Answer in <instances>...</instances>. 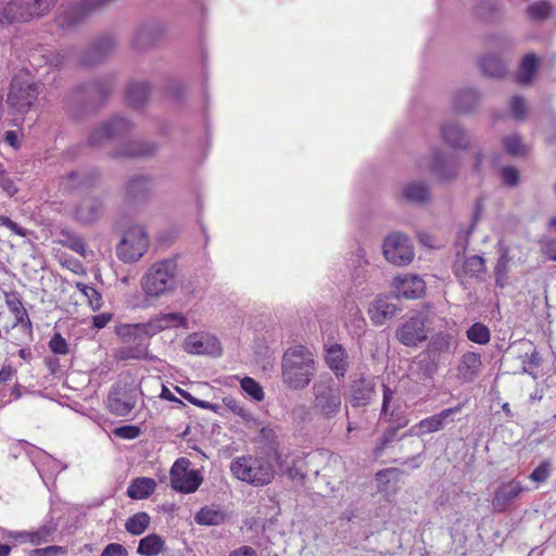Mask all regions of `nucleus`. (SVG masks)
<instances>
[{
  "label": "nucleus",
  "instance_id": "nucleus-1",
  "mask_svg": "<svg viewBox=\"0 0 556 556\" xmlns=\"http://www.w3.org/2000/svg\"><path fill=\"white\" fill-rule=\"evenodd\" d=\"M157 327L148 323L118 324L115 334L123 343L113 352L116 361L153 359L149 354L150 339L157 333Z\"/></svg>",
  "mask_w": 556,
  "mask_h": 556
},
{
  "label": "nucleus",
  "instance_id": "nucleus-2",
  "mask_svg": "<svg viewBox=\"0 0 556 556\" xmlns=\"http://www.w3.org/2000/svg\"><path fill=\"white\" fill-rule=\"evenodd\" d=\"M112 87V77L93 78L77 85L67 99L71 114L81 118L85 114L97 112L109 99Z\"/></svg>",
  "mask_w": 556,
  "mask_h": 556
},
{
  "label": "nucleus",
  "instance_id": "nucleus-3",
  "mask_svg": "<svg viewBox=\"0 0 556 556\" xmlns=\"http://www.w3.org/2000/svg\"><path fill=\"white\" fill-rule=\"evenodd\" d=\"M281 367L283 382L293 390L306 388L316 371L313 354L302 345L285 352Z\"/></svg>",
  "mask_w": 556,
  "mask_h": 556
},
{
  "label": "nucleus",
  "instance_id": "nucleus-4",
  "mask_svg": "<svg viewBox=\"0 0 556 556\" xmlns=\"http://www.w3.org/2000/svg\"><path fill=\"white\" fill-rule=\"evenodd\" d=\"M43 87L45 85L30 74L29 68L21 71L11 81L8 103L17 113L25 114L34 106Z\"/></svg>",
  "mask_w": 556,
  "mask_h": 556
},
{
  "label": "nucleus",
  "instance_id": "nucleus-5",
  "mask_svg": "<svg viewBox=\"0 0 556 556\" xmlns=\"http://www.w3.org/2000/svg\"><path fill=\"white\" fill-rule=\"evenodd\" d=\"M177 285V263L174 260H164L153 264L141 280L142 290L150 298H160L170 293Z\"/></svg>",
  "mask_w": 556,
  "mask_h": 556
},
{
  "label": "nucleus",
  "instance_id": "nucleus-6",
  "mask_svg": "<svg viewBox=\"0 0 556 556\" xmlns=\"http://www.w3.org/2000/svg\"><path fill=\"white\" fill-rule=\"evenodd\" d=\"M232 475L253 485H266L274 479L273 464L264 457L240 456L230 464Z\"/></svg>",
  "mask_w": 556,
  "mask_h": 556
},
{
  "label": "nucleus",
  "instance_id": "nucleus-7",
  "mask_svg": "<svg viewBox=\"0 0 556 556\" xmlns=\"http://www.w3.org/2000/svg\"><path fill=\"white\" fill-rule=\"evenodd\" d=\"M313 408L325 420L336 418L342 407L341 394L332 387V379L320 380L313 386Z\"/></svg>",
  "mask_w": 556,
  "mask_h": 556
},
{
  "label": "nucleus",
  "instance_id": "nucleus-8",
  "mask_svg": "<svg viewBox=\"0 0 556 556\" xmlns=\"http://www.w3.org/2000/svg\"><path fill=\"white\" fill-rule=\"evenodd\" d=\"M149 248V237L141 225H134L127 228L117 244L116 253L119 260L125 263L138 261Z\"/></svg>",
  "mask_w": 556,
  "mask_h": 556
},
{
  "label": "nucleus",
  "instance_id": "nucleus-9",
  "mask_svg": "<svg viewBox=\"0 0 556 556\" xmlns=\"http://www.w3.org/2000/svg\"><path fill=\"white\" fill-rule=\"evenodd\" d=\"M141 391L124 380L116 381L108 395V408L116 416H127L136 406Z\"/></svg>",
  "mask_w": 556,
  "mask_h": 556
},
{
  "label": "nucleus",
  "instance_id": "nucleus-10",
  "mask_svg": "<svg viewBox=\"0 0 556 556\" xmlns=\"http://www.w3.org/2000/svg\"><path fill=\"white\" fill-rule=\"evenodd\" d=\"M429 317L424 312L414 313L401 323L395 330L396 340L408 348L418 346L428 339Z\"/></svg>",
  "mask_w": 556,
  "mask_h": 556
},
{
  "label": "nucleus",
  "instance_id": "nucleus-11",
  "mask_svg": "<svg viewBox=\"0 0 556 556\" xmlns=\"http://www.w3.org/2000/svg\"><path fill=\"white\" fill-rule=\"evenodd\" d=\"M134 122L123 115H114L94 128L86 139V146L97 148L105 141L123 137L134 129Z\"/></svg>",
  "mask_w": 556,
  "mask_h": 556
},
{
  "label": "nucleus",
  "instance_id": "nucleus-12",
  "mask_svg": "<svg viewBox=\"0 0 556 556\" xmlns=\"http://www.w3.org/2000/svg\"><path fill=\"white\" fill-rule=\"evenodd\" d=\"M376 393L374 377L366 376L364 372H355L350 376L345 400L352 408L368 406L375 399Z\"/></svg>",
  "mask_w": 556,
  "mask_h": 556
},
{
  "label": "nucleus",
  "instance_id": "nucleus-13",
  "mask_svg": "<svg viewBox=\"0 0 556 556\" xmlns=\"http://www.w3.org/2000/svg\"><path fill=\"white\" fill-rule=\"evenodd\" d=\"M382 250L386 260L396 266L407 265L414 258L410 239L403 232H392L387 236Z\"/></svg>",
  "mask_w": 556,
  "mask_h": 556
},
{
  "label": "nucleus",
  "instance_id": "nucleus-14",
  "mask_svg": "<svg viewBox=\"0 0 556 556\" xmlns=\"http://www.w3.org/2000/svg\"><path fill=\"white\" fill-rule=\"evenodd\" d=\"M190 460L186 457L178 458L172 466L170 486L180 493H192L198 490L203 477L198 470L189 469Z\"/></svg>",
  "mask_w": 556,
  "mask_h": 556
},
{
  "label": "nucleus",
  "instance_id": "nucleus-15",
  "mask_svg": "<svg viewBox=\"0 0 556 556\" xmlns=\"http://www.w3.org/2000/svg\"><path fill=\"white\" fill-rule=\"evenodd\" d=\"M124 201L131 207H137L149 202L153 193V178L149 175L135 174L124 184Z\"/></svg>",
  "mask_w": 556,
  "mask_h": 556
},
{
  "label": "nucleus",
  "instance_id": "nucleus-16",
  "mask_svg": "<svg viewBox=\"0 0 556 556\" xmlns=\"http://www.w3.org/2000/svg\"><path fill=\"white\" fill-rule=\"evenodd\" d=\"M106 212L103 195L88 194L74 207L73 218L81 226H91L98 223Z\"/></svg>",
  "mask_w": 556,
  "mask_h": 556
},
{
  "label": "nucleus",
  "instance_id": "nucleus-17",
  "mask_svg": "<svg viewBox=\"0 0 556 556\" xmlns=\"http://www.w3.org/2000/svg\"><path fill=\"white\" fill-rule=\"evenodd\" d=\"M430 173L440 181H454L459 174V162L456 156L434 148L431 154Z\"/></svg>",
  "mask_w": 556,
  "mask_h": 556
},
{
  "label": "nucleus",
  "instance_id": "nucleus-18",
  "mask_svg": "<svg viewBox=\"0 0 556 556\" xmlns=\"http://www.w3.org/2000/svg\"><path fill=\"white\" fill-rule=\"evenodd\" d=\"M116 39L113 35L105 34L96 39L80 58V63L93 66L103 62L115 49Z\"/></svg>",
  "mask_w": 556,
  "mask_h": 556
},
{
  "label": "nucleus",
  "instance_id": "nucleus-19",
  "mask_svg": "<svg viewBox=\"0 0 556 556\" xmlns=\"http://www.w3.org/2000/svg\"><path fill=\"white\" fill-rule=\"evenodd\" d=\"M443 142L455 150H467L470 146V134L455 121H448L440 126Z\"/></svg>",
  "mask_w": 556,
  "mask_h": 556
},
{
  "label": "nucleus",
  "instance_id": "nucleus-20",
  "mask_svg": "<svg viewBox=\"0 0 556 556\" xmlns=\"http://www.w3.org/2000/svg\"><path fill=\"white\" fill-rule=\"evenodd\" d=\"M159 147L156 143L146 140H132L116 147L110 152L112 159H134L152 156Z\"/></svg>",
  "mask_w": 556,
  "mask_h": 556
},
{
  "label": "nucleus",
  "instance_id": "nucleus-21",
  "mask_svg": "<svg viewBox=\"0 0 556 556\" xmlns=\"http://www.w3.org/2000/svg\"><path fill=\"white\" fill-rule=\"evenodd\" d=\"M348 358L349 356L345 349L339 343H333L325 348L326 364L338 379L344 378L348 372Z\"/></svg>",
  "mask_w": 556,
  "mask_h": 556
},
{
  "label": "nucleus",
  "instance_id": "nucleus-22",
  "mask_svg": "<svg viewBox=\"0 0 556 556\" xmlns=\"http://www.w3.org/2000/svg\"><path fill=\"white\" fill-rule=\"evenodd\" d=\"M482 94L473 88H462L453 97V109L458 114H471L480 105Z\"/></svg>",
  "mask_w": 556,
  "mask_h": 556
},
{
  "label": "nucleus",
  "instance_id": "nucleus-23",
  "mask_svg": "<svg viewBox=\"0 0 556 556\" xmlns=\"http://www.w3.org/2000/svg\"><path fill=\"white\" fill-rule=\"evenodd\" d=\"M484 270L485 261L482 256L472 255L469 257H460V252L457 253V260L453 265V271L456 277L478 278Z\"/></svg>",
  "mask_w": 556,
  "mask_h": 556
},
{
  "label": "nucleus",
  "instance_id": "nucleus-24",
  "mask_svg": "<svg viewBox=\"0 0 556 556\" xmlns=\"http://www.w3.org/2000/svg\"><path fill=\"white\" fill-rule=\"evenodd\" d=\"M162 30L153 24L139 26L131 39V46L137 51H144L152 48L161 38Z\"/></svg>",
  "mask_w": 556,
  "mask_h": 556
},
{
  "label": "nucleus",
  "instance_id": "nucleus-25",
  "mask_svg": "<svg viewBox=\"0 0 556 556\" xmlns=\"http://www.w3.org/2000/svg\"><path fill=\"white\" fill-rule=\"evenodd\" d=\"M401 195L407 203L425 205L430 201L431 191L426 181L413 180L403 186Z\"/></svg>",
  "mask_w": 556,
  "mask_h": 556
},
{
  "label": "nucleus",
  "instance_id": "nucleus-26",
  "mask_svg": "<svg viewBox=\"0 0 556 556\" xmlns=\"http://www.w3.org/2000/svg\"><path fill=\"white\" fill-rule=\"evenodd\" d=\"M482 369L481 356L475 352H466L457 366V378L463 382H472Z\"/></svg>",
  "mask_w": 556,
  "mask_h": 556
},
{
  "label": "nucleus",
  "instance_id": "nucleus-27",
  "mask_svg": "<svg viewBox=\"0 0 556 556\" xmlns=\"http://www.w3.org/2000/svg\"><path fill=\"white\" fill-rule=\"evenodd\" d=\"M520 482L510 481L501 485L494 493L492 506L495 511H504L522 492Z\"/></svg>",
  "mask_w": 556,
  "mask_h": 556
},
{
  "label": "nucleus",
  "instance_id": "nucleus-28",
  "mask_svg": "<svg viewBox=\"0 0 556 556\" xmlns=\"http://www.w3.org/2000/svg\"><path fill=\"white\" fill-rule=\"evenodd\" d=\"M425 282L418 276H399L395 278L397 298L418 299L425 293Z\"/></svg>",
  "mask_w": 556,
  "mask_h": 556
},
{
  "label": "nucleus",
  "instance_id": "nucleus-29",
  "mask_svg": "<svg viewBox=\"0 0 556 556\" xmlns=\"http://www.w3.org/2000/svg\"><path fill=\"white\" fill-rule=\"evenodd\" d=\"M400 311L396 304L390 302L387 298H377L370 304L368 314L376 326H381L395 317Z\"/></svg>",
  "mask_w": 556,
  "mask_h": 556
},
{
  "label": "nucleus",
  "instance_id": "nucleus-30",
  "mask_svg": "<svg viewBox=\"0 0 556 556\" xmlns=\"http://www.w3.org/2000/svg\"><path fill=\"white\" fill-rule=\"evenodd\" d=\"M472 12L478 20L493 23L502 18L504 10L498 0H477Z\"/></svg>",
  "mask_w": 556,
  "mask_h": 556
},
{
  "label": "nucleus",
  "instance_id": "nucleus-31",
  "mask_svg": "<svg viewBox=\"0 0 556 556\" xmlns=\"http://www.w3.org/2000/svg\"><path fill=\"white\" fill-rule=\"evenodd\" d=\"M151 93L148 81H131L126 90V99L129 106L140 110L147 104Z\"/></svg>",
  "mask_w": 556,
  "mask_h": 556
},
{
  "label": "nucleus",
  "instance_id": "nucleus-32",
  "mask_svg": "<svg viewBox=\"0 0 556 556\" xmlns=\"http://www.w3.org/2000/svg\"><path fill=\"white\" fill-rule=\"evenodd\" d=\"M98 179V173L73 170L66 175L63 185L67 190L74 191L92 187Z\"/></svg>",
  "mask_w": 556,
  "mask_h": 556
},
{
  "label": "nucleus",
  "instance_id": "nucleus-33",
  "mask_svg": "<svg viewBox=\"0 0 556 556\" xmlns=\"http://www.w3.org/2000/svg\"><path fill=\"white\" fill-rule=\"evenodd\" d=\"M58 0H20L25 22L47 14Z\"/></svg>",
  "mask_w": 556,
  "mask_h": 556
},
{
  "label": "nucleus",
  "instance_id": "nucleus-34",
  "mask_svg": "<svg viewBox=\"0 0 556 556\" xmlns=\"http://www.w3.org/2000/svg\"><path fill=\"white\" fill-rule=\"evenodd\" d=\"M25 22L20 0H0V25Z\"/></svg>",
  "mask_w": 556,
  "mask_h": 556
},
{
  "label": "nucleus",
  "instance_id": "nucleus-35",
  "mask_svg": "<svg viewBox=\"0 0 556 556\" xmlns=\"http://www.w3.org/2000/svg\"><path fill=\"white\" fill-rule=\"evenodd\" d=\"M479 66L482 74L491 78H501L506 74V65L496 54H488L480 59Z\"/></svg>",
  "mask_w": 556,
  "mask_h": 556
},
{
  "label": "nucleus",
  "instance_id": "nucleus-36",
  "mask_svg": "<svg viewBox=\"0 0 556 556\" xmlns=\"http://www.w3.org/2000/svg\"><path fill=\"white\" fill-rule=\"evenodd\" d=\"M156 483L151 478H136L127 488V495L134 500L149 497L155 490Z\"/></svg>",
  "mask_w": 556,
  "mask_h": 556
},
{
  "label": "nucleus",
  "instance_id": "nucleus-37",
  "mask_svg": "<svg viewBox=\"0 0 556 556\" xmlns=\"http://www.w3.org/2000/svg\"><path fill=\"white\" fill-rule=\"evenodd\" d=\"M539 67V59L534 53L526 54L521 61L516 80L520 85L532 83Z\"/></svg>",
  "mask_w": 556,
  "mask_h": 556
},
{
  "label": "nucleus",
  "instance_id": "nucleus-38",
  "mask_svg": "<svg viewBox=\"0 0 556 556\" xmlns=\"http://www.w3.org/2000/svg\"><path fill=\"white\" fill-rule=\"evenodd\" d=\"M60 236H61L60 243L63 247L76 252L77 254H79L81 256H86L87 244L80 235H78L73 229L63 228L60 231Z\"/></svg>",
  "mask_w": 556,
  "mask_h": 556
},
{
  "label": "nucleus",
  "instance_id": "nucleus-39",
  "mask_svg": "<svg viewBox=\"0 0 556 556\" xmlns=\"http://www.w3.org/2000/svg\"><path fill=\"white\" fill-rule=\"evenodd\" d=\"M164 545V540L160 535L152 533L139 541L137 553L143 556H155L163 552Z\"/></svg>",
  "mask_w": 556,
  "mask_h": 556
},
{
  "label": "nucleus",
  "instance_id": "nucleus-40",
  "mask_svg": "<svg viewBox=\"0 0 556 556\" xmlns=\"http://www.w3.org/2000/svg\"><path fill=\"white\" fill-rule=\"evenodd\" d=\"M149 323L157 327V333L170 327H187L186 317L180 313L162 314L149 320Z\"/></svg>",
  "mask_w": 556,
  "mask_h": 556
},
{
  "label": "nucleus",
  "instance_id": "nucleus-41",
  "mask_svg": "<svg viewBox=\"0 0 556 556\" xmlns=\"http://www.w3.org/2000/svg\"><path fill=\"white\" fill-rule=\"evenodd\" d=\"M523 354H520L522 364V372L533 375V369L538 368L541 364V357L536 349L532 345V343H523Z\"/></svg>",
  "mask_w": 556,
  "mask_h": 556
},
{
  "label": "nucleus",
  "instance_id": "nucleus-42",
  "mask_svg": "<svg viewBox=\"0 0 556 556\" xmlns=\"http://www.w3.org/2000/svg\"><path fill=\"white\" fill-rule=\"evenodd\" d=\"M456 341L451 333L440 332L432 337L429 343V350L432 353H451L455 348Z\"/></svg>",
  "mask_w": 556,
  "mask_h": 556
},
{
  "label": "nucleus",
  "instance_id": "nucleus-43",
  "mask_svg": "<svg viewBox=\"0 0 556 556\" xmlns=\"http://www.w3.org/2000/svg\"><path fill=\"white\" fill-rule=\"evenodd\" d=\"M116 0H80L76 5V12L84 17L99 13L109 8Z\"/></svg>",
  "mask_w": 556,
  "mask_h": 556
},
{
  "label": "nucleus",
  "instance_id": "nucleus-44",
  "mask_svg": "<svg viewBox=\"0 0 556 556\" xmlns=\"http://www.w3.org/2000/svg\"><path fill=\"white\" fill-rule=\"evenodd\" d=\"M407 425V421H403L397 424V426H390L386 429V431L382 433V435L379 438V442L374 448V455L376 458L380 457L383 453V451L396 440L397 431L405 427Z\"/></svg>",
  "mask_w": 556,
  "mask_h": 556
},
{
  "label": "nucleus",
  "instance_id": "nucleus-45",
  "mask_svg": "<svg viewBox=\"0 0 556 556\" xmlns=\"http://www.w3.org/2000/svg\"><path fill=\"white\" fill-rule=\"evenodd\" d=\"M149 525L150 516L144 511H140L131 516L126 521L125 528L129 533L134 535H140L147 530Z\"/></svg>",
  "mask_w": 556,
  "mask_h": 556
},
{
  "label": "nucleus",
  "instance_id": "nucleus-46",
  "mask_svg": "<svg viewBox=\"0 0 556 556\" xmlns=\"http://www.w3.org/2000/svg\"><path fill=\"white\" fill-rule=\"evenodd\" d=\"M502 143L504 150L511 156H523L528 152L521 137L517 134L503 137Z\"/></svg>",
  "mask_w": 556,
  "mask_h": 556
},
{
  "label": "nucleus",
  "instance_id": "nucleus-47",
  "mask_svg": "<svg viewBox=\"0 0 556 556\" xmlns=\"http://www.w3.org/2000/svg\"><path fill=\"white\" fill-rule=\"evenodd\" d=\"M439 430H442L441 425L439 424V420L434 418V416H430L428 418H425L420 420L417 425H415L413 428L409 429L408 434H427L437 432ZM407 433L403 434L401 439L405 438Z\"/></svg>",
  "mask_w": 556,
  "mask_h": 556
},
{
  "label": "nucleus",
  "instance_id": "nucleus-48",
  "mask_svg": "<svg viewBox=\"0 0 556 556\" xmlns=\"http://www.w3.org/2000/svg\"><path fill=\"white\" fill-rule=\"evenodd\" d=\"M467 338L471 342L483 345L490 342L491 333L485 325L482 323H475L467 330Z\"/></svg>",
  "mask_w": 556,
  "mask_h": 556
},
{
  "label": "nucleus",
  "instance_id": "nucleus-49",
  "mask_svg": "<svg viewBox=\"0 0 556 556\" xmlns=\"http://www.w3.org/2000/svg\"><path fill=\"white\" fill-rule=\"evenodd\" d=\"M211 339L204 340L197 336H189L185 342V350L190 354H211L213 349L208 348Z\"/></svg>",
  "mask_w": 556,
  "mask_h": 556
},
{
  "label": "nucleus",
  "instance_id": "nucleus-50",
  "mask_svg": "<svg viewBox=\"0 0 556 556\" xmlns=\"http://www.w3.org/2000/svg\"><path fill=\"white\" fill-rule=\"evenodd\" d=\"M76 288L84 294L87 299L88 304L92 308V311H99L102 307V295L101 293L93 287L85 285L83 282H77Z\"/></svg>",
  "mask_w": 556,
  "mask_h": 556
},
{
  "label": "nucleus",
  "instance_id": "nucleus-51",
  "mask_svg": "<svg viewBox=\"0 0 556 556\" xmlns=\"http://www.w3.org/2000/svg\"><path fill=\"white\" fill-rule=\"evenodd\" d=\"M223 520V513L207 507L201 508L200 511L195 515V521L199 525L217 526L222 523Z\"/></svg>",
  "mask_w": 556,
  "mask_h": 556
},
{
  "label": "nucleus",
  "instance_id": "nucleus-52",
  "mask_svg": "<svg viewBox=\"0 0 556 556\" xmlns=\"http://www.w3.org/2000/svg\"><path fill=\"white\" fill-rule=\"evenodd\" d=\"M241 389L254 401L264 400V391L262 386L251 377H244L240 381Z\"/></svg>",
  "mask_w": 556,
  "mask_h": 556
},
{
  "label": "nucleus",
  "instance_id": "nucleus-53",
  "mask_svg": "<svg viewBox=\"0 0 556 556\" xmlns=\"http://www.w3.org/2000/svg\"><path fill=\"white\" fill-rule=\"evenodd\" d=\"M29 66L38 72L43 65L52 64L51 55L47 54V50L42 47L34 49L28 54Z\"/></svg>",
  "mask_w": 556,
  "mask_h": 556
},
{
  "label": "nucleus",
  "instance_id": "nucleus-54",
  "mask_svg": "<svg viewBox=\"0 0 556 556\" xmlns=\"http://www.w3.org/2000/svg\"><path fill=\"white\" fill-rule=\"evenodd\" d=\"M258 441L267 445L270 451H277L279 446L277 427L265 426L262 427L258 437Z\"/></svg>",
  "mask_w": 556,
  "mask_h": 556
},
{
  "label": "nucleus",
  "instance_id": "nucleus-55",
  "mask_svg": "<svg viewBox=\"0 0 556 556\" xmlns=\"http://www.w3.org/2000/svg\"><path fill=\"white\" fill-rule=\"evenodd\" d=\"M510 258L508 254L503 253L496 262L494 274H495V283L500 288H504L506 285L507 273H508V263Z\"/></svg>",
  "mask_w": 556,
  "mask_h": 556
},
{
  "label": "nucleus",
  "instance_id": "nucleus-56",
  "mask_svg": "<svg viewBox=\"0 0 556 556\" xmlns=\"http://www.w3.org/2000/svg\"><path fill=\"white\" fill-rule=\"evenodd\" d=\"M483 210H484V198L483 197H479L475 201V208H473L472 219H471V223H470V226H469L468 230L465 233L464 243H463V254L465 253V251L467 249L468 241H469V236L471 235V232L476 228V226H477V224H478V222H479V219H480V217H481V215L483 213Z\"/></svg>",
  "mask_w": 556,
  "mask_h": 556
},
{
  "label": "nucleus",
  "instance_id": "nucleus-57",
  "mask_svg": "<svg viewBox=\"0 0 556 556\" xmlns=\"http://www.w3.org/2000/svg\"><path fill=\"white\" fill-rule=\"evenodd\" d=\"M528 16L535 22L545 21L551 13V5L547 2H535L527 8Z\"/></svg>",
  "mask_w": 556,
  "mask_h": 556
},
{
  "label": "nucleus",
  "instance_id": "nucleus-58",
  "mask_svg": "<svg viewBox=\"0 0 556 556\" xmlns=\"http://www.w3.org/2000/svg\"><path fill=\"white\" fill-rule=\"evenodd\" d=\"M500 177L503 184L509 188H515L520 181L519 170L515 166L506 165L501 167Z\"/></svg>",
  "mask_w": 556,
  "mask_h": 556
},
{
  "label": "nucleus",
  "instance_id": "nucleus-59",
  "mask_svg": "<svg viewBox=\"0 0 556 556\" xmlns=\"http://www.w3.org/2000/svg\"><path fill=\"white\" fill-rule=\"evenodd\" d=\"M357 254V265L355 266L352 273V279L356 286H362L364 281L367 279L366 270L364 268V264H367V261H364V251L362 248H358Z\"/></svg>",
  "mask_w": 556,
  "mask_h": 556
},
{
  "label": "nucleus",
  "instance_id": "nucleus-60",
  "mask_svg": "<svg viewBox=\"0 0 556 556\" xmlns=\"http://www.w3.org/2000/svg\"><path fill=\"white\" fill-rule=\"evenodd\" d=\"M552 471V462L549 459L543 460L530 475V479L534 482H545Z\"/></svg>",
  "mask_w": 556,
  "mask_h": 556
},
{
  "label": "nucleus",
  "instance_id": "nucleus-61",
  "mask_svg": "<svg viewBox=\"0 0 556 556\" xmlns=\"http://www.w3.org/2000/svg\"><path fill=\"white\" fill-rule=\"evenodd\" d=\"M48 345L50 351L56 355H66L70 352L68 343L59 332L51 337Z\"/></svg>",
  "mask_w": 556,
  "mask_h": 556
},
{
  "label": "nucleus",
  "instance_id": "nucleus-62",
  "mask_svg": "<svg viewBox=\"0 0 556 556\" xmlns=\"http://www.w3.org/2000/svg\"><path fill=\"white\" fill-rule=\"evenodd\" d=\"M55 531V527L52 525H43L37 531L29 534V541L33 544L39 545L48 542L51 534Z\"/></svg>",
  "mask_w": 556,
  "mask_h": 556
},
{
  "label": "nucleus",
  "instance_id": "nucleus-63",
  "mask_svg": "<svg viewBox=\"0 0 556 556\" xmlns=\"http://www.w3.org/2000/svg\"><path fill=\"white\" fill-rule=\"evenodd\" d=\"M224 404L235 414L240 416L242 419L249 421L252 419V414L249 409L244 408L237 400L227 396L224 397Z\"/></svg>",
  "mask_w": 556,
  "mask_h": 556
},
{
  "label": "nucleus",
  "instance_id": "nucleus-64",
  "mask_svg": "<svg viewBox=\"0 0 556 556\" xmlns=\"http://www.w3.org/2000/svg\"><path fill=\"white\" fill-rule=\"evenodd\" d=\"M113 433L117 438L132 440L140 435L141 429L135 425H126L115 428Z\"/></svg>",
  "mask_w": 556,
  "mask_h": 556
}]
</instances>
